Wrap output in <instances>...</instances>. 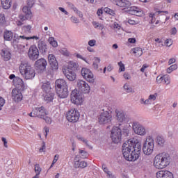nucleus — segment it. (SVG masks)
I'll return each instance as SVG.
<instances>
[{"label": "nucleus", "instance_id": "nucleus-1", "mask_svg": "<svg viewBox=\"0 0 178 178\" xmlns=\"http://www.w3.org/2000/svg\"><path fill=\"white\" fill-rule=\"evenodd\" d=\"M122 154L129 162H135L141 155V143L137 139H129L122 145Z\"/></svg>", "mask_w": 178, "mask_h": 178}, {"label": "nucleus", "instance_id": "nucleus-2", "mask_svg": "<svg viewBox=\"0 0 178 178\" xmlns=\"http://www.w3.org/2000/svg\"><path fill=\"white\" fill-rule=\"evenodd\" d=\"M171 161L172 159L169 154L161 153L154 157V166L156 169H165L170 165Z\"/></svg>", "mask_w": 178, "mask_h": 178}, {"label": "nucleus", "instance_id": "nucleus-3", "mask_svg": "<svg viewBox=\"0 0 178 178\" xmlns=\"http://www.w3.org/2000/svg\"><path fill=\"white\" fill-rule=\"evenodd\" d=\"M55 89L59 98H67L69 95V90L67 83L63 79H57L55 81Z\"/></svg>", "mask_w": 178, "mask_h": 178}, {"label": "nucleus", "instance_id": "nucleus-4", "mask_svg": "<svg viewBox=\"0 0 178 178\" xmlns=\"http://www.w3.org/2000/svg\"><path fill=\"white\" fill-rule=\"evenodd\" d=\"M20 74L26 80H31L35 77V70L30 64L26 62H22L19 67Z\"/></svg>", "mask_w": 178, "mask_h": 178}, {"label": "nucleus", "instance_id": "nucleus-5", "mask_svg": "<svg viewBox=\"0 0 178 178\" xmlns=\"http://www.w3.org/2000/svg\"><path fill=\"white\" fill-rule=\"evenodd\" d=\"M76 69H77V64L70 61L68 67L63 70L64 75L70 81H74L76 80V72L74 71Z\"/></svg>", "mask_w": 178, "mask_h": 178}, {"label": "nucleus", "instance_id": "nucleus-6", "mask_svg": "<svg viewBox=\"0 0 178 178\" xmlns=\"http://www.w3.org/2000/svg\"><path fill=\"white\" fill-rule=\"evenodd\" d=\"M31 8L26 6L23 7L22 13L18 16L19 21L17 22V26H23V22L31 19V17H33V13H31Z\"/></svg>", "mask_w": 178, "mask_h": 178}, {"label": "nucleus", "instance_id": "nucleus-7", "mask_svg": "<svg viewBox=\"0 0 178 178\" xmlns=\"http://www.w3.org/2000/svg\"><path fill=\"white\" fill-rule=\"evenodd\" d=\"M143 152L145 155H151L154 152V138L148 136L143 145Z\"/></svg>", "mask_w": 178, "mask_h": 178}, {"label": "nucleus", "instance_id": "nucleus-8", "mask_svg": "<svg viewBox=\"0 0 178 178\" xmlns=\"http://www.w3.org/2000/svg\"><path fill=\"white\" fill-rule=\"evenodd\" d=\"M111 138L114 144L122 143V128L120 127H113L111 130Z\"/></svg>", "mask_w": 178, "mask_h": 178}, {"label": "nucleus", "instance_id": "nucleus-9", "mask_svg": "<svg viewBox=\"0 0 178 178\" xmlns=\"http://www.w3.org/2000/svg\"><path fill=\"white\" fill-rule=\"evenodd\" d=\"M111 122H112V111L111 110L103 111L99 117V123L100 124H109Z\"/></svg>", "mask_w": 178, "mask_h": 178}, {"label": "nucleus", "instance_id": "nucleus-10", "mask_svg": "<svg viewBox=\"0 0 178 178\" xmlns=\"http://www.w3.org/2000/svg\"><path fill=\"white\" fill-rule=\"evenodd\" d=\"M83 97V93L77 90H74L71 92V102L74 105H81Z\"/></svg>", "mask_w": 178, "mask_h": 178}, {"label": "nucleus", "instance_id": "nucleus-11", "mask_svg": "<svg viewBox=\"0 0 178 178\" xmlns=\"http://www.w3.org/2000/svg\"><path fill=\"white\" fill-rule=\"evenodd\" d=\"M67 120L71 123H76L80 119V113L76 108H72L67 113Z\"/></svg>", "mask_w": 178, "mask_h": 178}, {"label": "nucleus", "instance_id": "nucleus-12", "mask_svg": "<svg viewBox=\"0 0 178 178\" xmlns=\"http://www.w3.org/2000/svg\"><path fill=\"white\" fill-rule=\"evenodd\" d=\"M132 129L135 134H138V136H143L147 134V129H145V127L137 121L133 122Z\"/></svg>", "mask_w": 178, "mask_h": 178}, {"label": "nucleus", "instance_id": "nucleus-13", "mask_svg": "<svg viewBox=\"0 0 178 178\" xmlns=\"http://www.w3.org/2000/svg\"><path fill=\"white\" fill-rule=\"evenodd\" d=\"M48 63L45 58H42L37 60L35 63V67L38 73H44V70L47 69V65Z\"/></svg>", "mask_w": 178, "mask_h": 178}, {"label": "nucleus", "instance_id": "nucleus-14", "mask_svg": "<svg viewBox=\"0 0 178 178\" xmlns=\"http://www.w3.org/2000/svg\"><path fill=\"white\" fill-rule=\"evenodd\" d=\"M76 87L79 90V92H81V94H88V92H90V85L83 80H79L77 81Z\"/></svg>", "mask_w": 178, "mask_h": 178}, {"label": "nucleus", "instance_id": "nucleus-15", "mask_svg": "<svg viewBox=\"0 0 178 178\" xmlns=\"http://www.w3.org/2000/svg\"><path fill=\"white\" fill-rule=\"evenodd\" d=\"M81 73L83 77H84V79L87 80V81H88L89 83H91L92 84L94 81H95V80L94 79V74H92L91 70H90V69L83 67L81 69Z\"/></svg>", "mask_w": 178, "mask_h": 178}, {"label": "nucleus", "instance_id": "nucleus-16", "mask_svg": "<svg viewBox=\"0 0 178 178\" xmlns=\"http://www.w3.org/2000/svg\"><path fill=\"white\" fill-rule=\"evenodd\" d=\"M28 55L31 60H37V58L40 57V51L37 46H31L29 49Z\"/></svg>", "mask_w": 178, "mask_h": 178}, {"label": "nucleus", "instance_id": "nucleus-17", "mask_svg": "<svg viewBox=\"0 0 178 178\" xmlns=\"http://www.w3.org/2000/svg\"><path fill=\"white\" fill-rule=\"evenodd\" d=\"M33 116H36V118H39L40 119H42L48 115L47 113V110L44 106L35 107L33 109Z\"/></svg>", "mask_w": 178, "mask_h": 178}, {"label": "nucleus", "instance_id": "nucleus-18", "mask_svg": "<svg viewBox=\"0 0 178 178\" xmlns=\"http://www.w3.org/2000/svg\"><path fill=\"white\" fill-rule=\"evenodd\" d=\"M38 48L39 49V53L41 54V55H47V53L49 49V47H48L47 42L44 40H39L38 42Z\"/></svg>", "mask_w": 178, "mask_h": 178}, {"label": "nucleus", "instance_id": "nucleus-19", "mask_svg": "<svg viewBox=\"0 0 178 178\" xmlns=\"http://www.w3.org/2000/svg\"><path fill=\"white\" fill-rule=\"evenodd\" d=\"M13 83L14 86L21 91H24V90L26 88V84H24L23 79L19 76H17V78L13 80Z\"/></svg>", "mask_w": 178, "mask_h": 178}, {"label": "nucleus", "instance_id": "nucleus-20", "mask_svg": "<svg viewBox=\"0 0 178 178\" xmlns=\"http://www.w3.org/2000/svg\"><path fill=\"white\" fill-rule=\"evenodd\" d=\"M48 59L52 70H58L59 65L58 64V60H56V57L54 54H49Z\"/></svg>", "mask_w": 178, "mask_h": 178}, {"label": "nucleus", "instance_id": "nucleus-21", "mask_svg": "<svg viewBox=\"0 0 178 178\" xmlns=\"http://www.w3.org/2000/svg\"><path fill=\"white\" fill-rule=\"evenodd\" d=\"M156 177L157 178H175L173 173L168 170H160L156 172Z\"/></svg>", "mask_w": 178, "mask_h": 178}, {"label": "nucleus", "instance_id": "nucleus-22", "mask_svg": "<svg viewBox=\"0 0 178 178\" xmlns=\"http://www.w3.org/2000/svg\"><path fill=\"white\" fill-rule=\"evenodd\" d=\"M117 6L120 8H124V9H129L131 6V2L127 0H113Z\"/></svg>", "mask_w": 178, "mask_h": 178}, {"label": "nucleus", "instance_id": "nucleus-23", "mask_svg": "<svg viewBox=\"0 0 178 178\" xmlns=\"http://www.w3.org/2000/svg\"><path fill=\"white\" fill-rule=\"evenodd\" d=\"M12 97L15 102H20L23 99L22 92L17 90V89H13L12 90Z\"/></svg>", "mask_w": 178, "mask_h": 178}, {"label": "nucleus", "instance_id": "nucleus-24", "mask_svg": "<svg viewBox=\"0 0 178 178\" xmlns=\"http://www.w3.org/2000/svg\"><path fill=\"white\" fill-rule=\"evenodd\" d=\"M128 13L129 15H134V16H142L143 10H141V8L138 7L131 6L128 10Z\"/></svg>", "mask_w": 178, "mask_h": 178}, {"label": "nucleus", "instance_id": "nucleus-25", "mask_svg": "<svg viewBox=\"0 0 178 178\" xmlns=\"http://www.w3.org/2000/svg\"><path fill=\"white\" fill-rule=\"evenodd\" d=\"M1 55L6 61L10 60V58L12 56V54H10V50L8 48L3 49L1 50Z\"/></svg>", "mask_w": 178, "mask_h": 178}, {"label": "nucleus", "instance_id": "nucleus-26", "mask_svg": "<svg viewBox=\"0 0 178 178\" xmlns=\"http://www.w3.org/2000/svg\"><path fill=\"white\" fill-rule=\"evenodd\" d=\"M115 113L117 116V120L118 122H124V120H126V115H124L123 111L115 110Z\"/></svg>", "mask_w": 178, "mask_h": 178}, {"label": "nucleus", "instance_id": "nucleus-27", "mask_svg": "<svg viewBox=\"0 0 178 178\" xmlns=\"http://www.w3.org/2000/svg\"><path fill=\"white\" fill-rule=\"evenodd\" d=\"M42 90L46 93L51 92V90H52V88L51 87V82L46 81L43 83L42 85Z\"/></svg>", "mask_w": 178, "mask_h": 178}, {"label": "nucleus", "instance_id": "nucleus-28", "mask_svg": "<svg viewBox=\"0 0 178 178\" xmlns=\"http://www.w3.org/2000/svg\"><path fill=\"white\" fill-rule=\"evenodd\" d=\"M13 0H1V5L3 9H10L12 6Z\"/></svg>", "mask_w": 178, "mask_h": 178}, {"label": "nucleus", "instance_id": "nucleus-29", "mask_svg": "<svg viewBox=\"0 0 178 178\" xmlns=\"http://www.w3.org/2000/svg\"><path fill=\"white\" fill-rule=\"evenodd\" d=\"M88 165L87 162L80 161L79 162L74 163V168H75V169H79V168L84 169V168H87Z\"/></svg>", "mask_w": 178, "mask_h": 178}, {"label": "nucleus", "instance_id": "nucleus-30", "mask_svg": "<svg viewBox=\"0 0 178 178\" xmlns=\"http://www.w3.org/2000/svg\"><path fill=\"white\" fill-rule=\"evenodd\" d=\"M54 97H55V93L49 92L48 93H46L44 99L47 102H52V101H54Z\"/></svg>", "mask_w": 178, "mask_h": 178}, {"label": "nucleus", "instance_id": "nucleus-31", "mask_svg": "<svg viewBox=\"0 0 178 178\" xmlns=\"http://www.w3.org/2000/svg\"><path fill=\"white\" fill-rule=\"evenodd\" d=\"M3 38L6 41H12L13 38V33L10 31H7L4 33Z\"/></svg>", "mask_w": 178, "mask_h": 178}, {"label": "nucleus", "instance_id": "nucleus-32", "mask_svg": "<svg viewBox=\"0 0 178 178\" xmlns=\"http://www.w3.org/2000/svg\"><path fill=\"white\" fill-rule=\"evenodd\" d=\"M155 140L157 145H159V147H163L165 145V138L163 136H158Z\"/></svg>", "mask_w": 178, "mask_h": 178}, {"label": "nucleus", "instance_id": "nucleus-33", "mask_svg": "<svg viewBox=\"0 0 178 178\" xmlns=\"http://www.w3.org/2000/svg\"><path fill=\"white\" fill-rule=\"evenodd\" d=\"M48 42H49L50 45L53 46L54 48H56V47H58V42L55 40V38L54 37H49Z\"/></svg>", "mask_w": 178, "mask_h": 178}, {"label": "nucleus", "instance_id": "nucleus-34", "mask_svg": "<svg viewBox=\"0 0 178 178\" xmlns=\"http://www.w3.org/2000/svg\"><path fill=\"white\" fill-rule=\"evenodd\" d=\"M101 63V59L98 57H95L93 64H92V67L95 69V70H97L98 69V65Z\"/></svg>", "mask_w": 178, "mask_h": 178}, {"label": "nucleus", "instance_id": "nucleus-35", "mask_svg": "<svg viewBox=\"0 0 178 178\" xmlns=\"http://www.w3.org/2000/svg\"><path fill=\"white\" fill-rule=\"evenodd\" d=\"M19 38H22V40H40V37L38 36H29V37H27V36H25V35H20V36H18Z\"/></svg>", "mask_w": 178, "mask_h": 178}, {"label": "nucleus", "instance_id": "nucleus-36", "mask_svg": "<svg viewBox=\"0 0 178 178\" xmlns=\"http://www.w3.org/2000/svg\"><path fill=\"white\" fill-rule=\"evenodd\" d=\"M134 54H135L136 56H141V55H143V49L140 47L134 48Z\"/></svg>", "mask_w": 178, "mask_h": 178}, {"label": "nucleus", "instance_id": "nucleus-37", "mask_svg": "<svg viewBox=\"0 0 178 178\" xmlns=\"http://www.w3.org/2000/svg\"><path fill=\"white\" fill-rule=\"evenodd\" d=\"M31 29H33L31 25H25L23 26V30L26 34H31Z\"/></svg>", "mask_w": 178, "mask_h": 178}, {"label": "nucleus", "instance_id": "nucleus-38", "mask_svg": "<svg viewBox=\"0 0 178 178\" xmlns=\"http://www.w3.org/2000/svg\"><path fill=\"white\" fill-rule=\"evenodd\" d=\"M92 23L95 29H98L99 30H104V25L99 24V22H92Z\"/></svg>", "mask_w": 178, "mask_h": 178}, {"label": "nucleus", "instance_id": "nucleus-39", "mask_svg": "<svg viewBox=\"0 0 178 178\" xmlns=\"http://www.w3.org/2000/svg\"><path fill=\"white\" fill-rule=\"evenodd\" d=\"M104 12H105V13H108V15H111V16H115V10L108 7L104 8Z\"/></svg>", "mask_w": 178, "mask_h": 178}, {"label": "nucleus", "instance_id": "nucleus-40", "mask_svg": "<svg viewBox=\"0 0 178 178\" xmlns=\"http://www.w3.org/2000/svg\"><path fill=\"white\" fill-rule=\"evenodd\" d=\"M176 69H177V65L176 64L172 65L167 69V73L170 74L173 70H176Z\"/></svg>", "mask_w": 178, "mask_h": 178}, {"label": "nucleus", "instance_id": "nucleus-41", "mask_svg": "<svg viewBox=\"0 0 178 178\" xmlns=\"http://www.w3.org/2000/svg\"><path fill=\"white\" fill-rule=\"evenodd\" d=\"M129 134H130L129 129L126 128H123L122 130V136L129 137Z\"/></svg>", "mask_w": 178, "mask_h": 178}, {"label": "nucleus", "instance_id": "nucleus-42", "mask_svg": "<svg viewBox=\"0 0 178 178\" xmlns=\"http://www.w3.org/2000/svg\"><path fill=\"white\" fill-rule=\"evenodd\" d=\"M163 77V78L162 82L164 83V84H170V79L168 75H164Z\"/></svg>", "mask_w": 178, "mask_h": 178}, {"label": "nucleus", "instance_id": "nucleus-43", "mask_svg": "<svg viewBox=\"0 0 178 178\" xmlns=\"http://www.w3.org/2000/svg\"><path fill=\"white\" fill-rule=\"evenodd\" d=\"M124 90H125L126 92H133V88L129 86L127 83H125L123 86Z\"/></svg>", "mask_w": 178, "mask_h": 178}, {"label": "nucleus", "instance_id": "nucleus-44", "mask_svg": "<svg viewBox=\"0 0 178 178\" xmlns=\"http://www.w3.org/2000/svg\"><path fill=\"white\" fill-rule=\"evenodd\" d=\"M79 154H80L83 159L88 156V153L84 150L79 149Z\"/></svg>", "mask_w": 178, "mask_h": 178}, {"label": "nucleus", "instance_id": "nucleus-45", "mask_svg": "<svg viewBox=\"0 0 178 178\" xmlns=\"http://www.w3.org/2000/svg\"><path fill=\"white\" fill-rule=\"evenodd\" d=\"M60 54H61L62 55H64V56H69V51L66 48L61 49L60 50Z\"/></svg>", "mask_w": 178, "mask_h": 178}, {"label": "nucleus", "instance_id": "nucleus-46", "mask_svg": "<svg viewBox=\"0 0 178 178\" xmlns=\"http://www.w3.org/2000/svg\"><path fill=\"white\" fill-rule=\"evenodd\" d=\"M42 119H43L47 124H51L52 123V119L50 117L45 115Z\"/></svg>", "mask_w": 178, "mask_h": 178}, {"label": "nucleus", "instance_id": "nucleus-47", "mask_svg": "<svg viewBox=\"0 0 178 178\" xmlns=\"http://www.w3.org/2000/svg\"><path fill=\"white\" fill-rule=\"evenodd\" d=\"M118 66L120 67L119 72H124L126 70V67H124V64L122 61L118 63Z\"/></svg>", "mask_w": 178, "mask_h": 178}, {"label": "nucleus", "instance_id": "nucleus-48", "mask_svg": "<svg viewBox=\"0 0 178 178\" xmlns=\"http://www.w3.org/2000/svg\"><path fill=\"white\" fill-rule=\"evenodd\" d=\"M41 167H40V164H35V172L36 175H40L41 173Z\"/></svg>", "mask_w": 178, "mask_h": 178}, {"label": "nucleus", "instance_id": "nucleus-49", "mask_svg": "<svg viewBox=\"0 0 178 178\" xmlns=\"http://www.w3.org/2000/svg\"><path fill=\"white\" fill-rule=\"evenodd\" d=\"M77 140H79V141H82L83 143H85L86 145H88V140L84 139V138L81 137L80 135L76 136Z\"/></svg>", "mask_w": 178, "mask_h": 178}, {"label": "nucleus", "instance_id": "nucleus-50", "mask_svg": "<svg viewBox=\"0 0 178 178\" xmlns=\"http://www.w3.org/2000/svg\"><path fill=\"white\" fill-rule=\"evenodd\" d=\"M96 44H97V40H95L94 39L88 41L89 47H95Z\"/></svg>", "mask_w": 178, "mask_h": 178}, {"label": "nucleus", "instance_id": "nucleus-51", "mask_svg": "<svg viewBox=\"0 0 178 178\" xmlns=\"http://www.w3.org/2000/svg\"><path fill=\"white\" fill-rule=\"evenodd\" d=\"M46 148H47V147L45 145V142L43 141L42 143V147L39 149L40 152H45Z\"/></svg>", "mask_w": 178, "mask_h": 178}, {"label": "nucleus", "instance_id": "nucleus-52", "mask_svg": "<svg viewBox=\"0 0 178 178\" xmlns=\"http://www.w3.org/2000/svg\"><path fill=\"white\" fill-rule=\"evenodd\" d=\"M35 0H27L28 8H33V5H34Z\"/></svg>", "mask_w": 178, "mask_h": 178}, {"label": "nucleus", "instance_id": "nucleus-53", "mask_svg": "<svg viewBox=\"0 0 178 178\" xmlns=\"http://www.w3.org/2000/svg\"><path fill=\"white\" fill-rule=\"evenodd\" d=\"M6 22V19L5 17V14H0V23H5Z\"/></svg>", "mask_w": 178, "mask_h": 178}, {"label": "nucleus", "instance_id": "nucleus-54", "mask_svg": "<svg viewBox=\"0 0 178 178\" xmlns=\"http://www.w3.org/2000/svg\"><path fill=\"white\" fill-rule=\"evenodd\" d=\"M19 40L20 38H19V36H17V38L16 36H15L12 42L13 45H16L17 44H18Z\"/></svg>", "mask_w": 178, "mask_h": 178}, {"label": "nucleus", "instance_id": "nucleus-55", "mask_svg": "<svg viewBox=\"0 0 178 178\" xmlns=\"http://www.w3.org/2000/svg\"><path fill=\"white\" fill-rule=\"evenodd\" d=\"M158 97V93H154V95H150L149 96V100H152V101H155V99H156V97Z\"/></svg>", "mask_w": 178, "mask_h": 178}, {"label": "nucleus", "instance_id": "nucleus-56", "mask_svg": "<svg viewBox=\"0 0 178 178\" xmlns=\"http://www.w3.org/2000/svg\"><path fill=\"white\" fill-rule=\"evenodd\" d=\"M3 105H5V99L0 97V111H2Z\"/></svg>", "mask_w": 178, "mask_h": 178}, {"label": "nucleus", "instance_id": "nucleus-57", "mask_svg": "<svg viewBox=\"0 0 178 178\" xmlns=\"http://www.w3.org/2000/svg\"><path fill=\"white\" fill-rule=\"evenodd\" d=\"M165 44L167 47H170L173 44V40L172 39H167L165 40Z\"/></svg>", "mask_w": 178, "mask_h": 178}, {"label": "nucleus", "instance_id": "nucleus-58", "mask_svg": "<svg viewBox=\"0 0 178 178\" xmlns=\"http://www.w3.org/2000/svg\"><path fill=\"white\" fill-rule=\"evenodd\" d=\"M163 79H165L163 76H158L156 79V81L157 83L160 84V83H162V81H163Z\"/></svg>", "mask_w": 178, "mask_h": 178}, {"label": "nucleus", "instance_id": "nucleus-59", "mask_svg": "<svg viewBox=\"0 0 178 178\" xmlns=\"http://www.w3.org/2000/svg\"><path fill=\"white\" fill-rule=\"evenodd\" d=\"M1 141L3 143V145L5 148H8V140H6V138H1Z\"/></svg>", "mask_w": 178, "mask_h": 178}, {"label": "nucleus", "instance_id": "nucleus-60", "mask_svg": "<svg viewBox=\"0 0 178 178\" xmlns=\"http://www.w3.org/2000/svg\"><path fill=\"white\" fill-rule=\"evenodd\" d=\"M81 158V156H80V155H76L75 157H74V163H77V162L78 163H79L80 162V159Z\"/></svg>", "mask_w": 178, "mask_h": 178}, {"label": "nucleus", "instance_id": "nucleus-61", "mask_svg": "<svg viewBox=\"0 0 178 178\" xmlns=\"http://www.w3.org/2000/svg\"><path fill=\"white\" fill-rule=\"evenodd\" d=\"M58 159H59V154H56L54 156V160L52 161V165H55L56 162H58Z\"/></svg>", "mask_w": 178, "mask_h": 178}, {"label": "nucleus", "instance_id": "nucleus-62", "mask_svg": "<svg viewBox=\"0 0 178 178\" xmlns=\"http://www.w3.org/2000/svg\"><path fill=\"white\" fill-rule=\"evenodd\" d=\"M58 9H59V10H60V12H62L65 15H69V13L67 12L66 10H65V8H63L62 7H59Z\"/></svg>", "mask_w": 178, "mask_h": 178}, {"label": "nucleus", "instance_id": "nucleus-63", "mask_svg": "<svg viewBox=\"0 0 178 178\" xmlns=\"http://www.w3.org/2000/svg\"><path fill=\"white\" fill-rule=\"evenodd\" d=\"M71 20L72 23H79V19H77L76 17H72Z\"/></svg>", "mask_w": 178, "mask_h": 178}, {"label": "nucleus", "instance_id": "nucleus-64", "mask_svg": "<svg viewBox=\"0 0 178 178\" xmlns=\"http://www.w3.org/2000/svg\"><path fill=\"white\" fill-rule=\"evenodd\" d=\"M102 13H104V10H102V8H99L97 11V16H101Z\"/></svg>", "mask_w": 178, "mask_h": 178}]
</instances>
